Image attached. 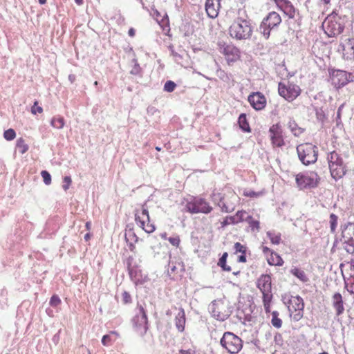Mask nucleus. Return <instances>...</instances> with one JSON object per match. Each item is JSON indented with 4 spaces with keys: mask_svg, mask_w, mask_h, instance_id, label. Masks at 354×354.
I'll use <instances>...</instances> for the list:
<instances>
[{
    "mask_svg": "<svg viewBox=\"0 0 354 354\" xmlns=\"http://www.w3.org/2000/svg\"><path fill=\"white\" fill-rule=\"evenodd\" d=\"M234 248L235 250V252H240L241 254H245L246 253V247L243 245L239 242H236L234 243Z\"/></svg>",
    "mask_w": 354,
    "mask_h": 354,
    "instance_id": "3c124183",
    "label": "nucleus"
},
{
    "mask_svg": "<svg viewBox=\"0 0 354 354\" xmlns=\"http://www.w3.org/2000/svg\"><path fill=\"white\" fill-rule=\"evenodd\" d=\"M209 313L212 316L219 321H225L227 319L228 315L221 313L218 306L213 301L209 307Z\"/></svg>",
    "mask_w": 354,
    "mask_h": 354,
    "instance_id": "b1692460",
    "label": "nucleus"
},
{
    "mask_svg": "<svg viewBox=\"0 0 354 354\" xmlns=\"http://www.w3.org/2000/svg\"><path fill=\"white\" fill-rule=\"evenodd\" d=\"M135 221L136 223L147 233H151L156 230L155 225L150 223V217L147 203H145L142 205L140 210H135Z\"/></svg>",
    "mask_w": 354,
    "mask_h": 354,
    "instance_id": "6e6552de",
    "label": "nucleus"
},
{
    "mask_svg": "<svg viewBox=\"0 0 354 354\" xmlns=\"http://www.w3.org/2000/svg\"><path fill=\"white\" fill-rule=\"evenodd\" d=\"M218 46L220 50L225 56V59L228 63H234L240 58V50L232 44H226L225 43L219 42Z\"/></svg>",
    "mask_w": 354,
    "mask_h": 354,
    "instance_id": "2eb2a0df",
    "label": "nucleus"
},
{
    "mask_svg": "<svg viewBox=\"0 0 354 354\" xmlns=\"http://www.w3.org/2000/svg\"><path fill=\"white\" fill-rule=\"evenodd\" d=\"M268 263L271 266H281L283 265V261L279 254L272 252L271 257L268 259Z\"/></svg>",
    "mask_w": 354,
    "mask_h": 354,
    "instance_id": "c756f323",
    "label": "nucleus"
},
{
    "mask_svg": "<svg viewBox=\"0 0 354 354\" xmlns=\"http://www.w3.org/2000/svg\"><path fill=\"white\" fill-rule=\"evenodd\" d=\"M322 26L325 33L329 37H337L344 29V23L340 17L329 16L323 22Z\"/></svg>",
    "mask_w": 354,
    "mask_h": 354,
    "instance_id": "39448f33",
    "label": "nucleus"
},
{
    "mask_svg": "<svg viewBox=\"0 0 354 354\" xmlns=\"http://www.w3.org/2000/svg\"><path fill=\"white\" fill-rule=\"evenodd\" d=\"M299 159L305 165L315 163L317 160L318 148L311 143H304L297 147Z\"/></svg>",
    "mask_w": 354,
    "mask_h": 354,
    "instance_id": "20e7f679",
    "label": "nucleus"
},
{
    "mask_svg": "<svg viewBox=\"0 0 354 354\" xmlns=\"http://www.w3.org/2000/svg\"><path fill=\"white\" fill-rule=\"evenodd\" d=\"M272 144L274 147H281L284 145V140L283 138L282 133L277 135H272L270 136Z\"/></svg>",
    "mask_w": 354,
    "mask_h": 354,
    "instance_id": "2f4dec72",
    "label": "nucleus"
},
{
    "mask_svg": "<svg viewBox=\"0 0 354 354\" xmlns=\"http://www.w3.org/2000/svg\"><path fill=\"white\" fill-rule=\"evenodd\" d=\"M176 87V84L174 82L171 80H168L165 83L164 91L168 93H171L174 91Z\"/></svg>",
    "mask_w": 354,
    "mask_h": 354,
    "instance_id": "a19ab883",
    "label": "nucleus"
},
{
    "mask_svg": "<svg viewBox=\"0 0 354 354\" xmlns=\"http://www.w3.org/2000/svg\"><path fill=\"white\" fill-rule=\"evenodd\" d=\"M238 123L239 124L240 128L244 132H250L251 129L250 127L249 123L247 120L246 114L241 113L238 119Z\"/></svg>",
    "mask_w": 354,
    "mask_h": 354,
    "instance_id": "c85d7f7f",
    "label": "nucleus"
},
{
    "mask_svg": "<svg viewBox=\"0 0 354 354\" xmlns=\"http://www.w3.org/2000/svg\"><path fill=\"white\" fill-rule=\"evenodd\" d=\"M243 195L250 198H257L261 195V192H255L252 190L244 191Z\"/></svg>",
    "mask_w": 354,
    "mask_h": 354,
    "instance_id": "6e6d98bb",
    "label": "nucleus"
},
{
    "mask_svg": "<svg viewBox=\"0 0 354 354\" xmlns=\"http://www.w3.org/2000/svg\"><path fill=\"white\" fill-rule=\"evenodd\" d=\"M131 322L134 331L138 335L143 337L147 333L149 329L148 318L147 312L141 304H138Z\"/></svg>",
    "mask_w": 354,
    "mask_h": 354,
    "instance_id": "f03ea898",
    "label": "nucleus"
},
{
    "mask_svg": "<svg viewBox=\"0 0 354 354\" xmlns=\"http://www.w3.org/2000/svg\"><path fill=\"white\" fill-rule=\"evenodd\" d=\"M187 212L192 214H208L212 212V207L204 198H194L185 205Z\"/></svg>",
    "mask_w": 354,
    "mask_h": 354,
    "instance_id": "1a4fd4ad",
    "label": "nucleus"
},
{
    "mask_svg": "<svg viewBox=\"0 0 354 354\" xmlns=\"http://www.w3.org/2000/svg\"><path fill=\"white\" fill-rule=\"evenodd\" d=\"M127 270L131 269L137 266L136 263L135 261L134 257L133 256H129L125 261Z\"/></svg>",
    "mask_w": 354,
    "mask_h": 354,
    "instance_id": "09e8293b",
    "label": "nucleus"
},
{
    "mask_svg": "<svg viewBox=\"0 0 354 354\" xmlns=\"http://www.w3.org/2000/svg\"><path fill=\"white\" fill-rule=\"evenodd\" d=\"M319 178L313 171H308L296 175L295 181L300 189L316 187L319 183Z\"/></svg>",
    "mask_w": 354,
    "mask_h": 354,
    "instance_id": "0eeeda50",
    "label": "nucleus"
},
{
    "mask_svg": "<svg viewBox=\"0 0 354 354\" xmlns=\"http://www.w3.org/2000/svg\"><path fill=\"white\" fill-rule=\"evenodd\" d=\"M169 242L174 246L178 247L180 240L179 236L169 237L168 238Z\"/></svg>",
    "mask_w": 354,
    "mask_h": 354,
    "instance_id": "4d7b16f0",
    "label": "nucleus"
},
{
    "mask_svg": "<svg viewBox=\"0 0 354 354\" xmlns=\"http://www.w3.org/2000/svg\"><path fill=\"white\" fill-rule=\"evenodd\" d=\"M221 0H206L205 10L209 18H216L218 15Z\"/></svg>",
    "mask_w": 354,
    "mask_h": 354,
    "instance_id": "6ab92c4d",
    "label": "nucleus"
},
{
    "mask_svg": "<svg viewBox=\"0 0 354 354\" xmlns=\"http://www.w3.org/2000/svg\"><path fill=\"white\" fill-rule=\"evenodd\" d=\"M263 21H265L272 26H279L281 23V16L274 11L270 12L268 15L263 18Z\"/></svg>",
    "mask_w": 354,
    "mask_h": 354,
    "instance_id": "393cba45",
    "label": "nucleus"
},
{
    "mask_svg": "<svg viewBox=\"0 0 354 354\" xmlns=\"http://www.w3.org/2000/svg\"><path fill=\"white\" fill-rule=\"evenodd\" d=\"M290 273L303 283H307L309 281V278L305 272L297 267H292L290 270Z\"/></svg>",
    "mask_w": 354,
    "mask_h": 354,
    "instance_id": "bb28decb",
    "label": "nucleus"
},
{
    "mask_svg": "<svg viewBox=\"0 0 354 354\" xmlns=\"http://www.w3.org/2000/svg\"><path fill=\"white\" fill-rule=\"evenodd\" d=\"M49 304L53 307H57L61 304V299L57 295H54L51 297Z\"/></svg>",
    "mask_w": 354,
    "mask_h": 354,
    "instance_id": "8fccbe9b",
    "label": "nucleus"
},
{
    "mask_svg": "<svg viewBox=\"0 0 354 354\" xmlns=\"http://www.w3.org/2000/svg\"><path fill=\"white\" fill-rule=\"evenodd\" d=\"M127 270L131 281H133L135 283H137L139 281V279L137 277L138 273V266L133 268L131 269H128Z\"/></svg>",
    "mask_w": 354,
    "mask_h": 354,
    "instance_id": "58836bf2",
    "label": "nucleus"
},
{
    "mask_svg": "<svg viewBox=\"0 0 354 354\" xmlns=\"http://www.w3.org/2000/svg\"><path fill=\"white\" fill-rule=\"evenodd\" d=\"M279 313L276 310L272 313L271 324L276 328H280L282 326V320L279 317Z\"/></svg>",
    "mask_w": 354,
    "mask_h": 354,
    "instance_id": "72a5a7b5",
    "label": "nucleus"
},
{
    "mask_svg": "<svg viewBox=\"0 0 354 354\" xmlns=\"http://www.w3.org/2000/svg\"><path fill=\"white\" fill-rule=\"evenodd\" d=\"M248 100L252 107L257 111H261L263 109L266 105V99L265 96L260 92H254L251 93L248 96Z\"/></svg>",
    "mask_w": 354,
    "mask_h": 354,
    "instance_id": "f3484780",
    "label": "nucleus"
},
{
    "mask_svg": "<svg viewBox=\"0 0 354 354\" xmlns=\"http://www.w3.org/2000/svg\"><path fill=\"white\" fill-rule=\"evenodd\" d=\"M220 344L228 353H238L243 348L242 339L231 332H225L220 340Z\"/></svg>",
    "mask_w": 354,
    "mask_h": 354,
    "instance_id": "423d86ee",
    "label": "nucleus"
},
{
    "mask_svg": "<svg viewBox=\"0 0 354 354\" xmlns=\"http://www.w3.org/2000/svg\"><path fill=\"white\" fill-rule=\"evenodd\" d=\"M333 306L336 311V315H341L344 311L342 296L339 292H336L332 297Z\"/></svg>",
    "mask_w": 354,
    "mask_h": 354,
    "instance_id": "412c9836",
    "label": "nucleus"
},
{
    "mask_svg": "<svg viewBox=\"0 0 354 354\" xmlns=\"http://www.w3.org/2000/svg\"><path fill=\"white\" fill-rule=\"evenodd\" d=\"M230 224H237L234 216H226L225 219L221 222V227H224Z\"/></svg>",
    "mask_w": 354,
    "mask_h": 354,
    "instance_id": "c03bdc74",
    "label": "nucleus"
},
{
    "mask_svg": "<svg viewBox=\"0 0 354 354\" xmlns=\"http://www.w3.org/2000/svg\"><path fill=\"white\" fill-rule=\"evenodd\" d=\"M196 351L194 349L189 348L187 350L181 349L180 351V354H195Z\"/></svg>",
    "mask_w": 354,
    "mask_h": 354,
    "instance_id": "bf43d9fd",
    "label": "nucleus"
},
{
    "mask_svg": "<svg viewBox=\"0 0 354 354\" xmlns=\"http://www.w3.org/2000/svg\"><path fill=\"white\" fill-rule=\"evenodd\" d=\"M37 102H35L34 104V106H32V108H31V111L33 114H35L37 113H41L43 111V109L41 106H37Z\"/></svg>",
    "mask_w": 354,
    "mask_h": 354,
    "instance_id": "13d9d810",
    "label": "nucleus"
},
{
    "mask_svg": "<svg viewBox=\"0 0 354 354\" xmlns=\"http://www.w3.org/2000/svg\"><path fill=\"white\" fill-rule=\"evenodd\" d=\"M185 271V266L183 262H173L169 261V268L167 270V274L170 277L171 279H175L176 273L181 274Z\"/></svg>",
    "mask_w": 354,
    "mask_h": 354,
    "instance_id": "aec40b11",
    "label": "nucleus"
},
{
    "mask_svg": "<svg viewBox=\"0 0 354 354\" xmlns=\"http://www.w3.org/2000/svg\"><path fill=\"white\" fill-rule=\"evenodd\" d=\"M128 245H129V250L131 251V252H135V249H136V246L134 245L132 241H130L129 243H127Z\"/></svg>",
    "mask_w": 354,
    "mask_h": 354,
    "instance_id": "338daca9",
    "label": "nucleus"
},
{
    "mask_svg": "<svg viewBox=\"0 0 354 354\" xmlns=\"http://www.w3.org/2000/svg\"><path fill=\"white\" fill-rule=\"evenodd\" d=\"M277 28L276 26H272L265 21L261 22L257 31L265 39H268L270 36V32L272 30Z\"/></svg>",
    "mask_w": 354,
    "mask_h": 354,
    "instance_id": "5701e85b",
    "label": "nucleus"
},
{
    "mask_svg": "<svg viewBox=\"0 0 354 354\" xmlns=\"http://www.w3.org/2000/svg\"><path fill=\"white\" fill-rule=\"evenodd\" d=\"M269 132L270 133V136L272 135H277V134L282 133V129H281V125L278 123L273 124L270 128Z\"/></svg>",
    "mask_w": 354,
    "mask_h": 354,
    "instance_id": "a18cd8bd",
    "label": "nucleus"
},
{
    "mask_svg": "<svg viewBox=\"0 0 354 354\" xmlns=\"http://www.w3.org/2000/svg\"><path fill=\"white\" fill-rule=\"evenodd\" d=\"M315 111L317 119L319 121L323 122L326 118V115L323 109L322 108H315Z\"/></svg>",
    "mask_w": 354,
    "mask_h": 354,
    "instance_id": "de8ad7c7",
    "label": "nucleus"
},
{
    "mask_svg": "<svg viewBox=\"0 0 354 354\" xmlns=\"http://www.w3.org/2000/svg\"><path fill=\"white\" fill-rule=\"evenodd\" d=\"M339 47L343 51L344 58L346 59H354V39L348 38L341 43Z\"/></svg>",
    "mask_w": 354,
    "mask_h": 354,
    "instance_id": "a211bd4d",
    "label": "nucleus"
},
{
    "mask_svg": "<svg viewBox=\"0 0 354 354\" xmlns=\"http://www.w3.org/2000/svg\"><path fill=\"white\" fill-rule=\"evenodd\" d=\"M238 261H239V262H241V263H245V262H246V256H245V254H241V255H240V256L238 257Z\"/></svg>",
    "mask_w": 354,
    "mask_h": 354,
    "instance_id": "e2e57ef3",
    "label": "nucleus"
},
{
    "mask_svg": "<svg viewBox=\"0 0 354 354\" xmlns=\"http://www.w3.org/2000/svg\"><path fill=\"white\" fill-rule=\"evenodd\" d=\"M227 256H228L227 253L224 252L223 254V255L221 256V257L219 259V261L218 263V265L225 271H230L231 270V267L229 266H227V264H226Z\"/></svg>",
    "mask_w": 354,
    "mask_h": 354,
    "instance_id": "e433bc0d",
    "label": "nucleus"
},
{
    "mask_svg": "<svg viewBox=\"0 0 354 354\" xmlns=\"http://www.w3.org/2000/svg\"><path fill=\"white\" fill-rule=\"evenodd\" d=\"M277 8L290 19L299 16V12L289 0H274Z\"/></svg>",
    "mask_w": 354,
    "mask_h": 354,
    "instance_id": "dca6fc26",
    "label": "nucleus"
},
{
    "mask_svg": "<svg viewBox=\"0 0 354 354\" xmlns=\"http://www.w3.org/2000/svg\"><path fill=\"white\" fill-rule=\"evenodd\" d=\"M327 160L332 178L335 180L342 178L346 172V166L341 156L333 151L328 154Z\"/></svg>",
    "mask_w": 354,
    "mask_h": 354,
    "instance_id": "7ed1b4c3",
    "label": "nucleus"
},
{
    "mask_svg": "<svg viewBox=\"0 0 354 354\" xmlns=\"http://www.w3.org/2000/svg\"><path fill=\"white\" fill-rule=\"evenodd\" d=\"M16 147L19 149L21 154L25 153L28 150V145L26 144L23 138H19L17 140Z\"/></svg>",
    "mask_w": 354,
    "mask_h": 354,
    "instance_id": "f704fd0d",
    "label": "nucleus"
},
{
    "mask_svg": "<svg viewBox=\"0 0 354 354\" xmlns=\"http://www.w3.org/2000/svg\"><path fill=\"white\" fill-rule=\"evenodd\" d=\"M50 125L57 129H61L64 126V119L63 117H53L50 120Z\"/></svg>",
    "mask_w": 354,
    "mask_h": 354,
    "instance_id": "7c9ffc66",
    "label": "nucleus"
},
{
    "mask_svg": "<svg viewBox=\"0 0 354 354\" xmlns=\"http://www.w3.org/2000/svg\"><path fill=\"white\" fill-rule=\"evenodd\" d=\"M267 236L270 239L271 243L274 245H279L281 242V234L275 233L273 231L267 232Z\"/></svg>",
    "mask_w": 354,
    "mask_h": 354,
    "instance_id": "473e14b6",
    "label": "nucleus"
},
{
    "mask_svg": "<svg viewBox=\"0 0 354 354\" xmlns=\"http://www.w3.org/2000/svg\"><path fill=\"white\" fill-rule=\"evenodd\" d=\"M279 94L289 102L295 100L301 93V88L298 85L289 83L285 85L282 83L279 84Z\"/></svg>",
    "mask_w": 354,
    "mask_h": 354,
    "instance_id": "ddd939ff",
    "label": "nucleus"
},
{
    "mask_svg": "<svg viewBox=\"0 0 354 354\" xmlns=\"http://www.w3.org/2000/svg\"><path fill=\"white\" fill-rule=\"evenodd\" d=\"M341 230V241L346 245L345 250L348 253H353L354 252V223L349 222L342 225Z\"/></svg>",
    "mask_w": 354,
    "mask_h": 354,
    "instance_id": "9d476101",
    "label": "nucleus"
},
{
    "mask_svg": "<svg viewBox=\"0 0 354 354\" xmlns=\"http://www.w3.org/2000/svg\"><path fill=\"white\" fill-rule=\"evenodd\" d=\"M247 222L248 223L249 227L251 228L252 231L254 232L259 230V221L254 220L251 215H247Z\"/></svg>",
    "mask_w": 354,
    "mask_h": 354,
    "instance_id": "c9c22d12",
    "label": "nucleus"
},
{
    "mask_svg": "<svg viewBox=\"0 0 354 354\" xmlns=\"http://www.w3.org/2000/svg\"><path fill=\"white\" fill-rule=\"evenodd\" d=\"M247 215H249L245 211H238L234 216L236 223H239L243 221H247Z\"/></svg>",
    "mask_w": 354,
    "mask_h": 354,
    "instance_id": "ea45409f",
    "label": "nucleus"
},
{
    "mask_svg": "<svg viewBox=\"0 0 354 354\" xmlns=\"http://www.w3.org/2000/svg\"><path fill=\"white\" fill-rule=\"evenodd\" d=\"M257 287L263 294L264 307L270 302L272 295L271 292V277L269 274H262L257 281Z\"/></svg>",
    "mask_w": 354,
    "mask_h": 354,
    "instance_id": "f8f14e48",
    "label": "nucleus"
},
{
    "mask_svg": "<svg viewBox=\"0 0 354 354\" xmlns=\"http://www.w3.org/2000/svg\"><path fill=\"white\" fill-rule=\"evenodd\" d=\"M16 133L14 129H9L6 130L3 133V137L6 140L10 141L15 139Z\"/></svg>",
    "mask_w": 354,
    "mask_h": 354,
    "instance_id": "79ce46f5",
    "label": "nucleus"
},
{
    "mask_svg": "<svg viewBox=\"0 0 354 354\" xmlns=\"http://www.w3.org/2000/svg\"><path fill=\"white\" fill-rule=\"evenodd\" d=\"M288 127L295 136H299L304 132V129L298 126L297 122L292 118H290Z\"/></svg>",
    "mask_w": 354,
    "mask_h": 354,
    "instance_id": "cd10ccee",
    "label": "nucleus"
},
{
    "mask_svg": "<svg viewBox=\"0 0 354 354\" xmlns=\"http://www.w3.org/2000/svg\"><path fill=\"white\" fill-rule=\"evenodd\" d=\"M331 84L337 88H342L353 82V75L342 70H333L330 73Z\"/></svg>",
    "mask_w": 354,
    "mask_h": 354,
    "instance_id": "4468645a",
    "label": "nucleus"
},
{
    "mask_svg": "<svg viewBox=\"0 0 354 354\" xmlns=\"http://www.w3.org/2000/svg\"><path fill=\"white\" fill-rule=\"evenodd\" d=\"M262 251L263 254H268V253H270L272 252L269 248L267 246H262Z\"/></svg>",
    "mask_w": 354,
    "mask_h": 354,
    "instance_id": "69168bd1",
    "label": "nucleus"
},
{
    "mask_svg": "<svg viewBox=\"0 0 354 354\" xmlns=\"http://www.w3.org/2000/svg\"><path fill=\"white\" fill-rule=\"evenodd\" d=\"M72 180L71 176H66L63 179L62 188L64 191H67L71 185Z\"/></svg>",
    "mask_w": 354,
    "mask_h": 354,
    "instance_id": "603ef678",
    "label": "nucleus"
},
{
    "mask_svg": "<svg viewBox=\"0 0 354 354\" xmlns=\"http://www.w3.org/2000/svg\"><path fill=\"white\" fill-rule=\"evenodd\" d=\"M218 77L222 79L223 80H224V77H227V75L226 73H225L224 71H218Z\"/></svg>",
    "mask_w": 354,
    "mask_h": 354,
    "instance_id": "0e129e2a",
    "label": "nucleus"
},
{
    "mask_svg": "<svg viewBox=\"0 0 354 354\" xmlns=\"http://www.w3.org/2000/svg\"><path fill=\"white\" fill-rule=\"evenodd\" d=\"M140 66L138 64H136L132 70L131 71V73L133 75H137L140 72Z\"/></svg>",
    "mask_w": 354,
    "mask_h": 354,
    "instance_id": "052dcab7",
    "label": "nucleus"
},
{
    "mask_svg": "<svg viewBox=\"0 0 354 354\" xmlns=\"http://www.w3.org/2000/svg\"><path fill=\"white\" fill-rule=\"evenodd\" d=\"M171 55L175 58L176 62H178L179 59H182V56L179 53L175 52L174 50H171Z\"/></svg>",
    "mask_w": 354,
    "mask_h": 354,
    "instance_id": "680f3d73",
    "label": "nucleus"
},
{
    "mask_svg": "<svg viewBox=\"0 0 354 354\" xmlns=\"http://www.w3.org/2000/svg\"><path fill=\"white\" fill-rule=\"evenodd\" d=\"M337 221L338 217L336 214L331 213L330 214V229L331 233L334 234L336 232V228L337 226Z\"/></svg>",
    "mask_w": 354,
    "mask_h": 354,
    "instance_id": "4c0bfd02",
    "label": "nucleus"
},
{
    "mask_svg": "<svg viewBox=\"0 0 354 354\" xmlns=\"http://www.w3.org/2000/svg\"><path fill=\"white\" fill-rule=\"evenodd\" d=\"M113 340L111 334L105 335L102 338V344L104 346H108L111 344Z\"/></svg>",
    "mask_w": 354,
    "mask_h": 354,
    "instance_id": "864d4df0",
    "label": "nucleus"
},
{
    "mask_svg": "<svg viewBox=\"0 0 354 354\" xmlns=\"http://www.w3.org/2000/svg\"><path fill=\"white\" fill-rule=\"evenodd\" d=\"M41 175L46 185H48L51 183V176L48 171L46 170L41 171Z\"/></svg>",
    "mask_w": 354,
    "mask_h": 354,
    "instance_id": "49530a36",
    "label": "nucleus"
},
{
    "mask_svg": "<svg viewBox=\"0 0 354 354\" xmlns=\"http://www.w3.org/2000/svg\"><path fill=\"white\" fill-rule=\"evenodd\" d=\"M125 240L127 243H129V241H133L136 243L138 241V237L136 236V234L134 233L133 231L129 230L127 233L125 234Z\"/></svg>",
    "mask_w": 354,
    "mask_h": 354,
    "instance_id": "37998d69",
    "label": "nucleus"
},
{
    "mask_svg": "<svg viewBox=\"0 0 354 354\" xmlns=\"http://www.w3.org/2000/svg\"><path fill=\"white\" fill-rule=\"evenodd\" d=\"M186 323L185 313L183 308H178V312L175 316V326L178 332L182 333L185 330Z\"/></svg>",
    "mask_w": 354,
    "mask_h": 354,
    "instance_id": "4be33fe9",
    "label": "nucleus"
},
{
    "mask_svg": "<svg viewBox=\"0 0 354 354\" xmlns=\"http://www.w3.org/2000/svg\"><path fill=\"white\" fill-rule=\"evenodd\" d=\"M214 200L216 201V200H219L217 205L221 208L222 212H232L234 207L232 205H227L223 201V197L221 196V194H214Z\"/></svg>",
    "mask_w": 354,
    "mask_h": 354,
    "instance_id": "a878e982",
    "label": "nucleus"
},
{
    "mask_svg": "<svg viewBox=\"0 0 354 354\" xmlns=\"http://www.w3.org/2000/svg\"><path fill=\"white\" fill-rule=\"evenodd\" d=\"M135 33H136V31H135L134 28H131L128 31V34L130 37H133L135 35Z\"/></svg>",
    "mask_w": 354,
    "mask_h": 354,
    "instance_id": "774afa93",
    "label": "nucleus"
},
{
    "mask_svg": "<svg viewBox=\"0 0 354 354\" xmlns=\"http://www.w3.org/2000/svg\"><path fill=\"white\" fill-rule=\"evenodd\" d=\"M288 308L290 315L293 314L292 319L296 322L299 321L304 315L303 299L300 296L291 297L288 301Z\"/></svg>",
    "mask_w": 354,
    "mask_h": 354,
    "instance_id": "9b49d317",
    "label": "nucleus"
},
{
    "mask_svg": "<svg viewBox=\"0 0 354 354\" xmlns=\"http://www.w3.org/2000/svg\"><path fill=\"white\" fill-rule=\"evenodd\" d=\"M122 302L124 304H127L131 303V301H132L131 297L130 294L128 292L124 291L122 292Z\"/></svg>",
    "mask_w": 354,
    "mask_h": 354,
    "instance_id": "5fc2aeb1",
    "label": "nucleus"
},
{
    "mask_svg": "<svg viewBox=\"0 0 354 354\" xmlns=\"http://www.w3.org/2000/svg\"><path fill=\"white\" fill-rule=\"evenodd\" d=\"M252 32L253 28L250 20L241 17L236 18L229 28L230 37L236 40L250 39Z\"/></svg>",
    "mask_w": 354,
    "mask_h": 354,
    "instance_id": "f257e3e1",
    "label": "nucleus"
}]
</instances>
